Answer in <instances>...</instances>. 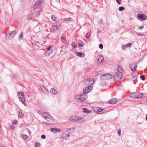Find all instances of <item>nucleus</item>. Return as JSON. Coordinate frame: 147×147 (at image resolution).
Masks as SVG:
<instances>
[{
	"mask_svg": "<svg viewBox=\"0 0 147 147\" xmlns=\"http://www.w3.org/2000/svg\"><path fill=\"white\" fill-rule=\"evenodd\" d=\"M85 94H81L76 95L75 97L76 100L78 102L83 101L86 99Z\"/></svg>",
	"mask_w": 147,
	"mask_h": 147,
	"instance_id": "nucleus-1",
	"label": "nucleus"
},
{
	"mask_svg": "<svg viewBox=\"0 0 147 147\" xmlns=\"http://www.w3.org/2000/svg\"><path fill=\"white\" fill-rule=\"evenodd\" d=\"M122 77V74L121 73L117 72L114 75L113 78L116 82L120 81Z\"/></svg>",
	"mask_w": 147,
	"mask_h": 147,
	"instance_id": "nucleus-2",
	"label": "nucleus"
},
{
	"mask_svg": "<svg viewBox=\"0 0 147 147\" xmlns=\"http://www.w3.org/2000/svg\"><path fill=\"white\" fill-rule=\"evenodd\" d=\"M94 82V80L92 78H87L83 82V84L86 86H91Z\"/></svg>",
	"mask_w": 147,
	"mask_h": 147,
	"instance_id": "nucleus-3",
	"label": "nucleus"
},
{
	"mask_svg": "<svg viewBox=\"0 0 147 147\" xmlns=\"http://www.w3.org/2000/svg\"><path fill=\"white\" fill-rule=\"evenodd\" d=\"M112 75L110 74H104L100 76V79L101 80H109L112 78Z\"/></svg>",
	"mask_w": 147,
	"mask_h": 147,
	"instance_id": "nucleus-4",
	"label": "nucleus"
},
{
	"mask_svg": "<svg viewBox=\"0 0 147 147\" xmlns=\"http://www.w3.org/2000/svg\"><path fill=\"white\" fill-rule=\"evenodd\" d=\"M43 1L42 0H38L36 1L34 5V9L39 8L42 5Z\"/></svg>",
	"mask_w": 147,
	"mask_h": 147,
	"instance_id": "nucleus-5",
	"label": "nucleus"
},
{
	"mask_svg": "<svg viewBox=\"0 0 147 147\" xmlns=\"http://www.w3.org/2000/svg\"><path fill=\"white\" fill-rule=\"evenodd\" d=\"M92 88V87L91 86H88L85 88L84 90L83 91V92L85 94L88 93L91 91Z\"/></svg>",
	"mask_w": 147,
	"mask_h": 147,
	"instance_id": "nucleus-6",
	"label": "nucleus"
},
{
	"mask_svg": "<svg viewBox=\"0 0 147 147\" xmlns=\"http://www.w3.org/2000/svg\"><path fill=\"white\" fill-rule=\"evenodd\" d=\"M67 130L71 136H72L75 132V129L74 127H71L67 129Z\"/></svg>",
	"mask_w": 147,
	"mask_h": 147,
	"instance_id": "nucleus-7",
	"label": "nucleus"
},
{
	"mask_svg": "<svg viewBox=\"0 0 147 147\" xmlns=\"http://www.w3.org/2000/svg\"><path fill=\"white\" fill-rule=\"evenodd\" d=\"M45 119L48 121L50 122H52L54 121L53 118L49 114L47 115V116Z\"/></svg>",
	"mask_w": 147,
	"mask_h": 147,
	"instance_id": "nucleus-8",
	"label": "nucleus"
},
{
	"mask_svg": "<svg viewBox=\"0 0 147 147\" xmlns=\"http://www.w3.org/2000/svg\"><path fill=\"white\" fill-rule=\"evenodd\" d=\"M70 135L67 130L65 131L63 134V137L64 138H69Z\"/></svg>",
	"mask_w": 147,
	"mask_h": 147,
	"instance_id": "nucleus-9",
	"label": "nucleus"
},
{
	"mask_svg": "<svg viewBox=\"0 0 147 147\" xmlns=\"http://www.w3.org/2000/svg\"><path fill=\"white\" fill-rule=\"evenodd\" d=\"M129 67L132 71H134L136 70L137 66L134 63H131L129 64Z\"/></svg>",
	"mask_w": 147,
	"mask_h": 147,
	"instance_id": "nucleus-10",
	"label": "nucleus"
},
{
	"mask_svg": "<svg viewBox=\"0 0 147 147\" xmlns=\"http://www.w3.org/2000/svg\"><path fill=\"white\" fill-rule=\"evenodd\" d=\"M138 17L139 18L142 19L143 20H146L147 18L146 15L142 14H139L138 13Z\"/></svg>",
	"mask_w": 147,
	"mask_h": 147,
	"instance_id": "nucleus-11",
	"label": "nucleus"
},
{
	"mask_svg": "<svg viewBox=\"0 0 147 147\" xmlns=\"http://www.w3.org/2000/svg\"><path fill=\"white\" fill-rule=\"evenodd\" d=\"M40 88L45 94L47 95H49V92L43 86H41Z\"/></svg>",
	"mask_w": 147,
	"mask_h": 147,
	"instance_id": "nucleus-12",
	"label": "nucleus"
},
{
	"mask_svg": "<svg viewBox=\"0 0 147 147\" xmlns=\"http://www.w3.org/2000/svg\"><path fill=\"white\" fill-rule=\"evenodd\" d=\"M117 100L116 98H112L109 100L108 102L111 104H115L117 102Z\"/></svg>",
	"mask_w": 147,
	"mask_h": 147,
	"instance_id": "nucleus-13",
	"label": "nucleus"
},
{
	"mask_svg": "<svg viewBox=\"0 0 147 147\" xmlns=\"http://www.w3.org/2000/svg\"><path fill=\"white\" fill-rule=\"evenodd\" d=\"M85 119L83 117H79L77 119L76 122L83 123L85 121Z\"/></svg>",
	"mask_w": 147,
	"mask_h": 147,
	"instance_id": "nucleus-14",
	"label": "nucleus"
},
{
	"mask_svg": "<svg viewBox=\"0 0 147 147\" xmlns=\"http://www.w3.org/2000/svg\"><path fill=\"white\" fill-rule=\"evenodd\" d=\"M75 54H76L78 56L81 57H83L85 56V53L83 52H75Z\"/></svg>",
	"mask_w": 147,
	"mask_h": 147,
	"instance_id": "nucleus-15",
	"label": "nucleus"
},
{
	"mask_svg": "<svg viewBox=\"0 0 147 147\" xmlns=\"http://www.w3.org/2000/svg\"><path fill=\"white\" fill-rule=\"evenodd\" d=\"M16 34V32L15 31H12L9 32L8 34L6 36L7 37V36H11L12 38Z\"/></svg>",
	"mask_w": 147,
	"mask_h": 147,
	"instance_id": "nucleus-16",
	"label": "nucleus"
},
{
	"mask_svg": "<svg viewBox=\"0 0 147 147\" xmlns=\"http://www.w3.org/2000/svg\"><path fill=\"white\" fill-rule=\"evenodd\" d=\"M136 99H139L141 98L143 96L142 93L140 92H136Z\"/></svg>",
	"mask_w": 147,
	"mask_h": 147,
	"instance_id": "nucleus-17",
	"label": "nucleus"
},
{
	"mask_svg": "<svg viewBox=\"0 0 147 147\" xmlns=\"http://www.w3.org/2000/svg\"><path fill=\"white\" fill-rule=\"evenodd\" d=\"M50 130L53 132L57 133L60 131V129L57 128H51Z\"/></svg>",
	"mask_w": 147,
	"mask_h": 147,
	"instance_id": "nucleus-18",
	"label": "nucleus"
},
{
	"mask_svg": "<svg viewBox=\"0 0 147 147\" xmlns=\"http://www.w3.org/2000/svg\"><path fill=\"white\" fill-rule=\"evenodd\" d=\"M77 118L76 116H73L69 118V119L73 122H76Z\"/></svg>",
	"mask_w": 147,
	"mask_h": 147,
	"instance_id": "nucleus-19",
	"label": "nucleus"
},
{
	"mask_svg": "<svg viewBox=\"0 0 147 147\" xmlns=\"http://www.w3.org/2000/svg\"><path fill=\"white\" fill-rule=\"evenodd\" d=\"M18 117L22 118H23L24 117V115L22 112V110H20L18 111Z\"/></svg>",
	"mask_w": 147,
	"mask_h": 147,
	"instance_id": "nucleus-20",
	"label": "nucleus"
},
{
	"mask_svg": "<svg viewBox=\"0 0 147 147\" xmlns=\"http://www.w3.org/2000/svg\"><path fill=\"white\" fill-rule=\"evenodd\" d=\"M50 92L51 94H52L56 95L57 94V91L54 88L51 89Z\"/></svg>",
	"mask_w": 147,
	"mask_h": 147,
	"instance_id": "nucleus-21",
	"label": "nucleus"
},
{
	"mask_svg": "<svg viewBox=\"0 0 147 147\" xmlns=\"http://www.w3.org/2000/svg\"><path fill=\"white\" fill-rule=\"evenodd\" d=\"M34 18V16L33 14H31L28 16L27 18V19L28 20H31Z\"/></svg>",
	"mask_w": 147,
	"mask_h": 147,
	"instance_id": "nucleus-22",
	"label": "nucleus"
},
{
	"mask_svg": "<svg viewBox=\"0 0 147 147\" xmlns=\"http://www.w3.org/2000/svg\"><path fill=\"white\" fill-rule=\"evenodd\" d=\"M136 92H134L131 93L130 95V97L131 98H134V99H136Z\"/></svg>",
	"mask_w": 147,
	"mask_h": 147,
	"instance_id": "nucleus-23",
	"label": "nucleus"
},
{
	"mask_svg": "<svg viewBox=\"0 0 147 147\" xmlns=\"http://www.w3.org/2000/svg\"><path fill=\"white\" fill-rule=\"evenodd\" d=\"M23 36V33L22 32L20 33L18 36V40L20 41L21 40L22 38V37Z\"/></svg>",
	"mask_w": 147,
	"mask_h": 147,
	"instance_id": "nucleus-24",
	"label": "nucleus"
},
{
	"mask_svg": "<svg viewBox=\"0 0 147 147\" xmlns=\"http://www.w3.org/2000/svg\"><path fill=\"white\" fill-rule=\"evenodd\" d=\"M104 58L102 56L100 57L98 59L97 61V63L98 64L100 63L103 60Z\"/></svg>",
	"mask_w": 147,
	"mask_h": 147,
	"instance_id": "nucleus-25",
	"label": "nucleus"
},
{
	"mask_svg": "<svg viewBox=\"0 0 147 147\" xmlns=\"http://www.w3.org/2000/svg\"><path fill=\"white\" fill-rule=\"evenodd\" d=\"M123 71V69L122 67L121 66L119 65L118 66V71L117 72H119L121 73Z\"/></svg>",
	"mask_w": 147,
	"mask_h": 147,
	"instance_id": "nucleus-26",
	"label": "nucleus"
},
{
	"mask_svg": "<svg viewBox=\"0 0 147 147\" xmlns=\"http://www.w3.org/2000/svg\"><path fill=\"white\" fill-rule=\"evenodd\" d=\"M19 98V100L20 101V102L22 103H24V102L25 99L24 96H23L22 97H20L18 98Z\"/></svg>",
	"mask_w": 147,
	"mask_h": 147,
	"instance_id": "nucleus-27",
	"label": "nucleus"
},
{
	"mask_svg": "<svg viewBox=\"0 0 147 147\" xmlns=\"http://www.w3.org/2000/svg\"><path fill=\"white\" fill-rule=\"evenodd\" d=\"M18 98H20V97H22L24 96L23 93L22 92H18Z\"/></svg>",
	"mask_w": 147,
	"mask_h": 147,
	"instance_id": "nucleus-28",
	"label": "nucleus"
},
{
	"mask_svg": "<svg viewBox=\"0 0 147 147\" xmlns=\"http://www.w3.org/2000/svg\"><path fill=\"white\" fill-rule=\"evenodd\" d=\"M48 114H49L47 113L43 112L42 113V116L44 118H45Z\"/></svg>",
	"mask_w": 147,
	"mask_h": 147,
	"instance_id": "nucleus-29",
	"label": "nucleus"
},
{
	"mask_svg": "<svg viewBox=\"0 0 147 147\" xmlns=\"http://www.w3.org/2000/svg\"><path fill=\"white\" fill-rule=\"evenodd\" d=\"M78 45L79 47H82L84 45V42L82 41H80L78 43Z\"/></svg>",
	"mask_w": 147,
	"mask_h": 147,
	"instance_id": "nucleus-30",
	"label": "nucleus"
},
{
	"mask_svg": "<svg viewBox=\"0 0 147 147\" xmlns=\"http://www.w3.org/2000/svg\"><path fill=\"white\" fill-rule=\"evenodd\" d=\"M52 28L55 30H57L59 29L58 28L57 26L54 25H52Z\"/></svg>",
	"mask_w": 147,
	"mask_h": 147,
	"instance_id": "nucleus-31",
	"label": "nucleus"
},
{
	"mask_svg": "<svg viewBox=\"0 0 147 147\" xmlns=\"http://www.w3.org/2000/svg\"><path fill=\"white\" fill-rule=\"evenodd\" d=\"M125 8L123 7H120L119 8V10L120 11H122L125 10Z\"/></svg>",
	"mask_w": 147,
	"mask_h": 147,
	"instance_id": "nucleus-32",
	"label": "nucleus"
},
{
	"mask_svg": "<svg viewBox=\"0 0 147 147\" xmlns=\"http://www.w3.org/2000/svg\"><path fill=\"white\" fill-rule=\"evenodd\" d=\"M73 48H76L77 47V44L74 42H73L71 44Z\"/></svg>",
	"mask_w": 147,
	"mask_h": 147,
	"instance_id": "nucleus-33",
	"label": "nucleus"
},
{
	"mask_svg": "<svg viewBox=\"0 0 147 147\" xmlns=\"http://www.w3.org/2000/svg\"><path fill=\"white\" fill-rule=\"evenodd\" d=\"M61 40L63 42H64L66 40V38L65 37H62L61 38Z\"/></svg>",
	"mask_w": 147,
	"mask_h": 147,
	"instance_id": "nucleus-34",
	"label": "nucleus"
},
{
	"mask_svg": "<svg viewBox=\"0 0 147 147\" xmlns=\"http://www.w3.org/2000/svg\"><path fill=\"white\" fill-rule=\"evenodd\" d=\"M102 110L101 109H98L97 111V112L98 113H102Z\"/></svg>",
	"mask_w": 147,
	"mask_h": 147,
	"instance_id": "nucleus-35",
	"label": "nucleus"
},
{
	"mask_svg": "<svg viewBox=\"0 0 147 147\" xmlns=\"http://www.w3.org/2000/svg\"><path fill=\"white\" fill-rule=\"evenodd\" d=\"M40 143L38 142L35 143V147H40Z\"/></svg>",
	"mask_w": 147,
	"mask_h": 147,
	"instance_id": "nucleus-36",
	"label": "nucleus"
},
{
	"mask_svg": "<svg viewBox=\"0 0 147 147\" xmlns=\"http://www.w3.org/2000/svg\"><path fill=\"white\" fill-rule=\"evenodd\" d=\"M90 32H88L86 35V38L90 37Z\"/></svg>",
	"mask_w": 147,
	"mask_h": 147,
	"instance_id": "nucleus-37",
	"label": "nucleus"
},
{
	"mask_svg": "<svg viewBox=\"0 0 147 147\" xmlns=\"http://www.w3.org/2000/svg\"><path fill=\"white\" fill-rule=\"evenodd\" d=\"M83 111L84 113H88L89 112V111L86 108H84L83 109Z\"/></svg>",
	"mask_w": 147,
	"mask_h": 147,
	"instance_id": "nucleus-38",
	"label": "nucleus"
},
{
	"mask_svg": "<svg viewBox=\"0 0 147 147\" xmlns=\"http://www.w3.org/2000/svg\"><path fill=\"white\" fill-rule=\"evenodd\" d=\"M72 19L70 18H65V20L66 21H72Z\"/></svg>",
	"mask_w": 147,
	"mask_h": 147,
	"instance_id": "nucleus-39",
	"label": "nucleus"
},
{
	"mask_svg": "<svg viewBox=\"0 0 147 147\" xmlns=\"http://www.w3.org/2000/svg\"><path fill=\"white\" fill-rule=\"evenodd\" d=\"M131 45V43H129L126 44L125 45V47H130Z\"/></svg>",
	"mask_w": 147,
	"mask_h": 147,
	"instance_id": "nucleus-40",
	"label": "nucleus"
},
{
	"mask_svg": "<svg viewBox=\"0 0 147 147\" xmlns=\"http://www.w3.org/2000/svg\"><path fill=\"white\" fill-rule=\"evenodd\" d=\"M51 18L52 20L54 21L56 20V18L54 15H52L51 16Z\"/></svg>",
	"mask_w": 147,
	"mask_h": 147,
	"instance_id": "nucleus-41",
	"label": "nucleus"
},
{
	"mask_svg": "<svg viewBox=\"0 0 147 147\" xmlns=\"http://www.w3.org/2000/svg\"><path fill=\"white\" fill-rule=\"evenodd\" d=\"M22 136L24 139H26L28 137L25 134L23 135Z\"/></svg>",
	"mask_w": 147,
	"mask_h": 147,
	"instance_id": "nucleus-42",
	"label": "nucleus"
},
{
	"mask_svg": "<svg viewBox=\"0 0 147 147\" xmlns=\"http://www.w3.org/2000/svg\"><path fill=\"white\" fill-rule=\"evenodd\" d=\"M140 78H142L143 80H144L145 79V78L144 75H141L140 76Z\"/></svg>",
	"mask_w": 147,
	"mask_h": 147,
	"instance_id": "nucleus-43",
	"label": "nucleus"
},
{
	"mask_svg": "<svg viewBox=\"0 0 147 147\" xmlns=\"http://www.w3.org/2000/svg\"><path fill=\"white\" fill-rule=\"evenodd\" d=\"M99 47L101 49H102L103 48V45L101 44H99Z\"/></svg>",
	"mask_w": 147,
	"mask_h": 147,
	"instance_id": "nucleus-44",
	"label": "nucleus"
},
{
	"mask_svg": "<svg viewBox=\"0 0 147 147\" xmlns=\"http://www.w3.org/2000/svg\"><path fill=\"white\" fill-rule=\"evenodd\" d=\"M36 15L38 17L40 15V12L39 11H37V12H36Z\"/></svg>",
	"mask_w": 147,
	"mask_h": 147,
	"instance_id": "nucleus-45",
	"label": "nucleus"
},
{
	"mask_svg": "<svg viewBox=\"0 0 147 147\" xmlns=\"http://www.w3.org/2000/svg\"><path fill=\"white\" fill-rule=\"evenodd\" d=\"M41 138L42 139H45L46 138L45 136L44 135H42L41 136Z\"/></svg>",
	"mask_w": 147,
	"mask_h": 147,
	"instance_id": "nucleus-46",
	"label": "nucleus"
},
{
	"mask_svg": "<svg viewBox=\"0 0 147 147\" xmlns=\"http://www.w3.org/2000/svg\"><path fill=\"white\" fill-rule=\"evenodd\" d=\"M136 34L138 35V36H144L145 35V34H141L140 33L136 32Z\"/></svg>",
	"mask_w": 147,
	"mask_h": 147,
	"instance_id": "nucleus-47",
	"label": "nucleus"
},
{
	"mask_svg": "<svg viewBox=\"0 0 147 147\" xmlns=\"http://www.w3.org/2000/svg\"><path fill=\"white\" fill-rule=\"evenodd\" d=\"M103 21L102 19H100L99 21V22L101 24H102Z\"/></svg>",
	"mask_w": 147,
	"mask_h": 147,
	"instance_id": "nucleus-48",
	"label": "nucleus"
},
{
	"mask_svg": "<svg viewBox=\"0 0 147 147\" xmlns=\"http://www.w3.org/2000/svg\"><path fill=\"white\" fill-rule=\"evenodd\" d=\"M116 1L119 4H120L121 0H116Z\"/></svg>",
	"mask_w": 147,
	"mask_h": 147,
	"instance_id": "nucleus-49",
	"label": "nucleus"
},
{
	"mask_svg": "<svg viewBox=\"0 0 147 147\" xmlns=\"http://www.w3.org/2000/svg\"><path fill=\"white\" fill-rule=\"evenodd\" d=\"M52 47L51 46H49L47 48V50L48 51H49L50 50V48Z\"/></svg>",
	"mask_w": 147,
	"mask_h": 147,
	"instance_id": "nucleus-50",
	"label": "nucleus"
},
{
	"mask_svg": "<svg viewBox=\"0 0 147 147\" xmlns=\"http://www.w3.org/2000/svg\"><path fill=\"white\" fill-rule=\"evenodd\" d=\"M121 131L120 130H118V134L120 136L121 135Z\"/></svg>",
	"mask_w": 147,
	"mask_h": 147,
	"instance_id": "nucleus-51",
	"label": "nucleus"
},
{
	"mask_svg": "<svg viewBox=\"0 0 147 147\" xmlns=\"http://www.w3.org/2000/svg\"><path fill=\"white\" fill-rule=\"evenodd\" d=\"M10 129H11V130H13L14 129V127H13V126H11L10 127Z\"/></svg>",
	"mask_w": 147,
	"mask_h": 147,
	"instance_id": "nucleus-52",
	"label": "nucleus"
},
{
	"mask_svg": "<svg viewBox=\"0 0 147 147\" xmlns=\"http://www.w3.org/2000/svg\"><path fill=\"white\" fill-rule=\"evenodd\" d=\"M144 28V26H140L139 27V29H140V30H141V29H142L143 28Z\"/></svg>",
	"mask_w": 147,
	"mask_h": 147,
	"instance_id": "nucleus-53",
	"label": "nucleus"
},
{
	"mask_svg": "<svg viewBox=\"0 0 147 147\" xmlns=\"http://www.w3.org/2000/svg\"><path fill=\"white\" fill-rule=\"evenodd\" d=\"M13 123L14 124H16V120L14 121L13 122Z\"/></svg>",
	"mask_w": 147,
	"mask_h": 147,
	"instance_id": "nucleus-54",
	"label": "nucleus"
},
{
	"mask_svg": "<svg viewBox=\"0 0 147 147\" xmlns=\"http://www.w3.org/2000/svg\"><path fill=\"white\" fill-rule=\"evenodd\" d=\"M25 106H27V103H24H24H22Z\"/></svg>",
	"mask_w": 147,
	"mask_h": 147,
	"instance_id": "nucleus-55",
	"label": "nucleus"
},
{
	"mask_svg": "<svg viewBox=\"0 0 147 147\" xmlns=\"http://www.w3.org/2000/svg\"><path fill=\"white\" fill-rule=\"evenodd\" d=\"M56 1L58 3H59V0H56Z\"/></svg>",
	"mask_w": 147,
	"mask_h": 147,
	"instance_id": "nucleus-56",
	"label": "nucleus"
},
{
	"mask_svg": "<svg viewBox=\"0 0 147 147\" xmlns=\"http://www.w3.org/2000/svg\"><path fill=\"white\" fill-rule=\"evenodd\" d=\"M146 121H147V114H146Z\"/></svg>",
	"mask_w": 147,
	"mask_h": 147,
	"instance_id": "nucleus-57",
	"label": "nucleus"
},
{
	"mask_svg": "<svg viewBox=\"0 0 147 147\" xmlns=\"http://www.w3.org/2000/svg\"><path fill=\"white\" fill-rule=\"evenodd\" d=\"M33 44L34 45H36V43H33Z\"/></svg>",
	"mask_w": 147,
	"mask_h": 147,
	"instance_id": "nucleus-58",
	"label": "nucleus"
},
{
	"mask_svg": "<svg viewBox=\"0 0 147 147\" xmlns=\"http://www.w3.org/2000/svg\"><path fill=\"white\" fill-rule=\"evenodd\" d=\"M52 52V50H51V51H50V53H49L50 54Z\"/></svg>",
	"mask_w": 147,
	"mask_h": 147,
	"instance_id": "nucleus-59",
	"label": "nucleus"
},
{
	"mask_svg": "<svg viewBox=\"0 0 147 147\" xmlns=\"http://www.w3.org/2000/svg\"><path fill=\"white\" fill-rule=\"evenodd\" d=\"M131 19H132L131 18H130V20H131Z\"/></svg>",
	"mask_w": 147,
	"mask_h": 147,
	"instance_id": "nucleus-60",
	"label": "nucleus"
},
{
	"mask_svg": "<svg viewBox=\"0 0 147 147\" xmlns=\"http://www.w3.org/2000/svg\"><path fill=\"white\" fill-rule=\"evenodd\" d=\"M100 32V31H98V32Z\"/></svg>",
	"mask_w": 147,
	"mask_h": 147,
	"instance_id": "nucleus-61",
	"label": "nucleus"
},
{
	"mask_svg": "<svg viewBox=\"0 0 147 147\" xmlns=\"http://www.w3.org/2000/svg\"><path fill=\"white\" fill-rule=\"evenodd\" d=\"M146 101H147V99H146Z\"/></svg>",
	"mask_w": 147,
	"mask_h": 147,
	"instance_id": "nucleus-62",
	"label": "nucleus"
}]
</instances>
